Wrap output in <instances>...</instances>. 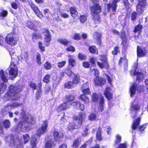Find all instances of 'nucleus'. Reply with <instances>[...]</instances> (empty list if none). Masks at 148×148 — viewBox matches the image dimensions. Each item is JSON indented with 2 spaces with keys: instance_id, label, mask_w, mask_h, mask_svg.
<instances>
[{
  "instance_id": "nucleus-1",
  "label": "nucleus",
  "mask_w": 148,
  "mask_h": 148,
  "mask_svg": "<svg viewBox=\"0 0 148 148\" xmlns=\"http://www.w3.org/2000/svg\"><path fill=\"white\" fill-rule=\"evenodd\" d=\"M86 117V113L79 112L77 115H74L72 117L73 121L69 122L67 126L68 131H72L74 130L79 128L83 125Z\"/></svg>"
},
{
  "instance_id": "nucleus-2",
  "label": "nucleus",
  "mask_w": 148,
  "mask_h": 148,
  "mask_svg": "<svg viewBox=\"0 0 148 148\" xmlns=\"http://www.w3.org/2000/svg\"><path fill=\"white\" fill-rule=\"evenodd\" d=\"M91 0L93 4L90 8L92 19L95 24H99L101 21L99 14L102 12L101 6L98 0Z\"/></svg>"
},
{
  "instance_id": "nucleus-3",
  "label": "nucleus",
  "mask_w": 148,
  "mask_h": 148,
  "mask_svg": "<svg viewBox=\"0 0 148 148\" xmlns=\"http://www.w3.org/2000/svg\"><path fill=\"white\" fill-rule=\"evenodd\" d=\"M23 90L22 86L10 85L9 87L8 91L5 94L4 97L6 99L10 98L13 100H16L21 97L20 92Z\"/></svg>"
},
{
  "instance_id": "nucleus-4",
  "label": "nucleus",
  "mask_w": 148,
  "mask_h": 148,
  "mask_svg": "<svg viewBox=\"0 0 148 148\" xmlns=\"http://www.w3.org/2000/svg\"><path fill=\"white\" fill-rule=\"evenodd\" d=\"M21 115L23 121H20L18 124L17 127L20 128L21 130L23 128L26 129L27 128V126L25 125V123L29 125H32L35 123V120L34 118L32 116H30V119L29 120V117L27 115L26 111L23 108L21 109Z\"/></svg>"
},
{
  "instance_id": "nucleus-5",
  "label": "nucleus",
  "mask_w": 148,
  "mask_h": 148,
  "mask_svg": "<svg viewBox=\"0 0 148 148\" xmlns=\"http://www.w3.org/2000/svg\"><path fill=\"white\" fill-rule=\"evenodd\" d=\"M14 29L13 32L8 34L5 38V41L7 44L11 46H14L17 44V40L15 37L16 34Z\"/></svg>"
},
{
  "instance_id": "nucleus-6",
  "label": "nucleus",
  "mask_w": 148,
  "mask_h": 148,
  "mask_svg": "<svg viewBox=\"0 0 148 148\" xmlns=\"http://www.w3.org/2000/svg\"><path fill=\"white\" fill-rule=\"evenodd\" d=\"M101 58L99 60L101 62L97 61V63L99 67L101 69H103L105 67L108 69V68L109 65L108 61V59L106 56L104 55H101L99 56Z\"/></svg>"
},
{
  "instance_id": "nucleus-7",
  "label": "nucleus",
  "mask_w": 148,
  "mask_h": 148,
  "mask_svg": "<svg viewBox=\"0 0 148 148\" xmlns=\"http://www.w3.org/2000/svg\"><path fill=\"white\" fill-rule=\"evenodd\" d=\"M123 57H121L118 61V64L121 66L123 64V69L125 71H127L128 66V61L127 58L126 53H124Z\"/></svg>"
},
{
  "instance_id": "nucleus-8",
  "label": "nucleus",
  "mask_w": 148,
  "mask_h": 148,
  "mask_svg": "<svg viewBox=\"0 0 148 148\" xmlns=\"http://www.w3.org/2000/svg\"><path fill=\"white\" fill-rule=\"evenodd\" d=\"M48 126V122L47 121H44L41 127L37 130V135L40 136L42 134L45 133L47 131V129Z\"/></svg>"
},
{
  "instance_id": "nucleus-9",
  "label": "nucleus",
  "mask_w": 148,
  "mask_h": 148,
  "mask_svg": "<svg viewBox=\"0 0 148 148\" xmlns=\"http://www.w3.org/2000/svg\"><path fill=\"white\" fill-rule=\"evenodd\" d=\"M29 5L32 10L38 17L40 18L43 17V16L37 6L32 2L29 3Z\"/></svg>"
},
{
  "instance_id": "nucleus-10",
  "label": "nucleus",
  "mask_w": 148,
  "mask_h": 148,
  "mask_svg": "<svg viewBox=\"0 0 148 148\" xmlns=\"http://www.w3.org/2000/svg\"><path fill=\"white\" fill-rule=\"evenodd\" d=\"M138 3L136 7L137 12L140 13H142L144 10L146 3V0H138Z\"/></svg>"
},
{
  "instance_id": "nucleus-11",
  "label": "nucleus",
  "mask_w": 148,
  "mask_h": 148,
  "mask_svg": "<svg viewBox=\"0 0 148 148\" xmlns=\"http://www.w3.org/2000/svg\"><path fill=\"white\" fill-rule=\"evenodd\" d=\"M106 82L105 79L102 77H96L94 79L95 85L97 86H102Z\"/></svg>"
},
{
  "instance_id": "nucleus-12",
  "label": "nucleus",
  "mask_w": 148,
  "mask_h": 148,
  "mask_svg": "<svg viewBox=\"0 0 148 148\" xmlns=\"http://www.w3.org/2000/svg\"><path fill=\"white\" fill-rule=\"evenodd\" d=\"M53 135L54 140L56 141L60 142L63 138V134L61 132L55 130L53 133Z\"/></svg>"
},
{
  "instance_id": "nucleus-13",
  "label": "nucleus",
  "mask_w": 148,
  "mask_h": 148,
  "mask_svg": "<svg viewBox=\"0 0 148 148\" xmlns=\"http://www.w3.org/2000/svg\"><path fill=\"white\" fill-rule=\"evenodd\" d=\"M70 106H72L73 108L76 110H79L83 111L84 110V104H82L79 101H76L72 102L70 103Z\"/></svg>"
},
{
  "instance_id": "nucleus-14",
  "label": "nucleus",
  "mask_w": 148,
  "mask_h": 148,
  "mask_svg": "<svg viewBox=\"0 0 148 148\" xmlns=\"http://www.w3.org/2000/svg\"><path fill=\"white\" fill-rule=\"evenodd\" d=\"M70 104L67 103L66 102H64L59 105L56 108V111L58 112L66 110L70 107Z\"/></svg>"
},
{
  "instance_id": "nucleus-15",
  "label": "nucleus",
  "mask_w": 148,
  "mask_h": 148,
  "mask_svg": "<svg viewBox=\"0 0 148 148\" xmlns=\"http://www.w3.org/2000/svg\"><path fill=\"white\" fill-rule=\"evenodd\" d=\"M81 89L82 92V94L86 95H90L91 94L90 90V87L88 84L85 83L82 85Z\"/></svg>"
},
{
  "instance_id": "nucleus-16",
  "label": "nucleus",
  "mask_w": 148,
  "mask_h": 148,
  "mask_svg": "<svg viewBox=\"0 0 148 148\" xmlns=\"http://www.w3.org/2000/svg\"><path fill=\"white\" fill-rule=\"evenodd\" d=\"M137 56L138 57H143L145 56L147 53V51L145 48L142 49L139 46H138L137 48Z\"/></svg>"
},
{
  "instance_id": "nucleus-17",
  "label": "nucleus",
  "mask_w": 148,
  "mask_h": 148,
  "mask_svg": "<svg viewBox=\"0 0 148 148\" xmlns=\"http://www.w3.org/2000/svg\"><path fill=\"white\" fill-rule=\"evenodd\" d=\"M81 140L79 137L74 139L71 145V148H78L81 144Z\"/></svg>"
},
{
  "instance_id": "nucleus-18",
  "label": "nucleus",
  "mask_w": 148,
  "mask_h": 148,
  "mask_svg": "<svg viewBox=\"0 0 148 148\" xmlns=\"http://www.w3.org/2000/svg\"><path fill=\"white\" fill-rule=\"evenodd\" d=\"M111 89L109 87L106 88L104 93V95L108 100H110L112 99L113 94L110 92Z\"/></svg>"
},
{
  "instance_id": "nucleus-19",
  "label": "nucleus",
  "mask_w": 148,
  "mask_h": 148,
  "mask_svg": "<svg viewBox=\"0 0 148 148\" xmlns=\"http://www.w3.org/2000/svg\"><path fill=\"white\" fill-rule=\"evenodd\" d=\"M94 36L95 37H96V44L99 46V48L102 46V42L101 39V34L100 33L95 32L94 33Z\"/></svg>"
},
{
  "instance_id": "nucleus-20",
  "label": "nucleus",
  "mask_w": 148,
  "mask_h": 148,
  "mask_svg": "<svg viewBox=\"0 0 148 148\" xmlns=\"http://www.w3.org/2000/svg\"><path fill=\"white\" fill-rule=\"evenodd\" d=\"M107 5V11L110 12L111 10L112 12H116L117 7V5L112 2V3H109L106 4Z\"/></svg>"
},
{
  "instance_id": "nucleus-21",
  "label": "nucleus",
  "mask_w": 148,
  "mask_h": 148,
  "mask_svg": "<svg viewBox=\"0 0 148 148\" xmlns=\"http://www.w3.org/2000/svg\"><path fill=\"white\" fill-rule=\"evenodd\" d=\"M38 89L36 93V97L38 99H39L42 94V84L41 81H40L38 84Z\"/></svg>"
},
{
  "instance_id": "nucleus-22",
  "label": "nucleus",
  "mask_w": 148,
  "mask_h": 148,
  "mask_svg": "<svg viewBox=\"0 0 148 148\" xmlns=\"http://www.w3.org/2000/svg\"><path fill=\"white\" fill-rule=\"evenodd\" d=\"M68 57L69 58L68 59V66L71 68L75 66L76 64L75 60L73 58L71 55H69Z\"/></svg>"
},
{
  "instance_id": "nucleus-23",
  "label": "nucleus",
  "mask_w": 148,
  "mask_h": 148,
  "mask_svg": "<svg viewBox=\"0 0 148 148\" xmlns=\"http://www.w3.org/2000/svg\"><path fill=\"white\" fill-rule=\"evenodd\" d=\"M78 98L81 101H83L85 104H88L90 102L89 98L84 94H81L79 97Z\"/></svg>"
},
{
  "instance_id": "nucleus-24",
  "label": "nucleus",
  "mask_w": 148,
  "mask_h": 148,
  "mask_svg": "<svg viewBox=\"0 0 148 148\" xmlns=\"http://www.w3.org/2000/svg\"><path fill=\"white\" fill-rule=\"evenodd\" d=\"M26 25L31 29L33 30L36 32H37L38 31L36 26L32 22L30 21H27L26 23Z\"/></svg>"
},
{
  "instance_id": "nucleus-25",
  "label": "nucleus",
  "mask_w": 148,
  "mask_h": 148,
  "mask_svg": "<svg viewBox=\"0 0 148 148\" xmlns=\"http://www.w3.org/2000/svg\"><path fill=\"white\" fill-rule=\"evenodd\" d=\"M75 97L74 95L69 94L66 95L64 98V100L65 102L67 103H70L75 99Z\"/></svg>"
},
{
  "instance_id": "nucleus-26",
  "label": "nucleus",
  "mask_w": 148,
  "mask_h": 148,
  "mask_svg": "<svg viewBox=\"0 0 148 148\" xmlns=\"http://www.w3.org/2000/svg\"><path fill=\"white\" fill-rule=\"evenodd\" d=\"M10 69L9 70V73L10 75H13L12 77L14 79L18 75V70L16 67V69L13 68L12 67H10Z\"/></svg>"
},
{
  "instance_id": "nucleus-27",
  "label": "nucleus",
  "mask_w": 148,
  "mask_h": 148,
  "mask_svg": "<svg viewBox=\"0 0 148 148\" xmlns=\"http://www.w3.org/2000/svg\"><path fill=\"white\" fill-rule=\"evenodd\" d=\"M137 87V85L134 83L130 87V96L132 97L135 95L136 91V88Z\"/></svg>"
},
{
  "instance_id": "nucleus-28",
  "label": "nucleus",
  "mask_w": 148,
  "mask_h": 148,
  "mask_svg": "<svg viewBox=\"0 0 148 148\" xmlns=\"http://www.w3.org/2000/svg\"><path fill=\"white\" fill-rule=\"evenodd\" d=\"M69 10L71 16L73 18L78 16V12L75 7H71L69 8Z\"/></svg>"
},
{
  "instance_id": "nucleus-29",
  "label": "nucleus",
  "mask_w": 148,
  "mask_h": 148,
  "mask_svg": "<svg viewBox=\"0 0 148 148\" xmlns=\"http://www.w3.org/2000/svg\"><path fill=\"white\" fill-rule=\"evenodd\" d=\"M74 76L73 78L72 82L74 84L77 85L80 82V77L78 74H73Z\"/></svg>"
},
{
  "instance_id": "nucleus-30",
  "label": "nucleus",
  "mask_w": 148,
  "mask_h": 148,
  "mask_svg": "<svg viewBox=\"0 0 148 148\" xmlns=\"http://www.w3.org/2000/svg\"><path fill=\"white\" fill-rule=\"evenodd\" d=\"M101 128L99 127H98L96 137L97 140L101 141L102 140V138L101 135Z\"/></svg>"
},
{
  "instance_id": "nucleus-31",
  "label": "nucleus",
  "mask_w": 148,
  "mask_h": 148,
  "mask_svg": "<svg viewBox=\"0 0 148 148\" xmlns=\"http://www.w3.org/2000/svg\"><path fill=\"white\" fill-rule=\"evenodd\" d=\"M141 118L139 117L135 120L132 125V129L133 130H135L137 127L139 125Z\"/></svg>"
},
{
  "instance_id": "nucleus-32",
  "label": "nucleus",
  "mask_w": 148,
  "mask_h": 148,
  "mask_svg": "<svg viewBox=\"0 0 148 148\" xmlns=\"http://www.w3.org/2000/svg\"><path fill=\"white\" fill-rule=\"evenodd\" d=\"M88 50L90 53L92 54H96L98 53V51L95 45L89 46L88 48Z\"/></svg>"
},
{
  "instance_id": "nucleus-33",
  "label": "nucleus",
  "mask_w": 148,
  "mask_h": 148,
  "mask_svg": "<svg viewBox=\"0 0 148 148\" xmlns=\"http://www.w3.org/2000/svg\"><path fill=\"white\" fill-rule=\"evenodd\" d=\"M88 15V13H86L83 15H80L79 18L80 22L82 23H84L87 21Z\"/></svg>"
},
{
  "instance_id": "nucleus-34",
  "label": "nucleus",
  "mask_w": 148,
  "mask_h": 148,
  "mask_svg": "<svg viewBox=\"0 0 148 148\" xmlns=\"http://www.w3.org/2000/svg\"><path fill=\"white\" fill-rule=\"evenodd\" d=\"M57 41L61 45H62L65 46H67L69 43V41L68 40L65 38H59L58 40Z\"/></svg>"
},
{
  "instance_id": "nucleus-35",
  "label": "nucleus",
  "mask_w": 148,
  "mask_h": 148,
  "mask_svg": "<svg viewBox=\"0 0 148 148\" xmlns=\"http://www.w3.org/2000/svg\"><path fill=\"white\" fill-rule=\"evenodd\" d=\"M73 84L71 81H69L64 83V87L65 88L68 89H71L74 87Z\"/></svg>"
},
{
  "instance_id": "nucleus-36",
  "label": "nucleus",
  "mask_w": 148,
  "mask_h": 148,
  "mask_svg": "<svg viewBox=\"0 0 148 148\" xmlns=\"http://www.w3.org/2000/svg\"><path fill=\"white\" fill-rule=\"evenodd\" d=\"M30 142L32 148H35V147L37 148L36 147L37 144V140L36 138L34 137H32L31 138Z\"/></svg>"
},
{
  "instance_id": "nucleus-37",
  "label": "nucleus",
  "mask_w": 148,
  "mask_h": 148,
  "mask_svg": "<svg viewBox=\"0 0 148 148\" xmlns=\"http://www.w3.org/2000/svg\"><path fill=\"white\" fill-rule=\"evenodd\" d=\"M104 103V101L103 97L101 96L100 97L99 102V108L100 111L102 112L103 110V106Z\"/></svg>"
},
{
  "instance_id": "nucleus-38",
  "label": "nucleus",
  "mask_w": 148,
  "mask_h": 148,
  "mask_svg": "<svg viewBox=\"0 0 148 148\" xmlns=\"http://www.w3.org/2000/svg\"><path fill=\"white\" fill-rule=\"evenodd\" d=\"M77 58L80 60H84L86 59L87 57L86 55L82 53L79 52L77 54Z\"/></svg>"
},
{
  "instance_id": "nucleus-39",
  "label": "nucleus",
  "mask_w": 148,
  "mask_h": 148,
  "mask_svg": "<svg viewBox=\"0 0 148 148\" xmlns=\"http://www.w3.org/2000/svg\"><path fill=\"white\" fill-rule=\"evenodd\" d=\"M143 28V26L140 24H138L134 27L133 32L135 33H136L138 32H141L142 29Z\"/></svg>"
},
{
  "instance_id": "nucleus-40",
  "label": "nucleus",
  "mask_w": 148,
  "mask_h": 148,
  "mask_svg": "<svg viewBox=\"0 0 148 148\" xmlns=\"http://www.w3.org/2000/svg\"><path fill=\"white\" fill-rule=\"evenodd\" d=\"M51 76L49 74L45 75L42 79L43 82L46 84L49 83L50 82Z\"/></svg>"
},
{
  "instance_id": "nucleus-41",
  "label": "nucleus",
  "mask_w": 148,
  "mask_h": 148,
  "mask_svg": "<svg viewBox=\"0 0 148 148\" xmlns=\"http://www.w3.org/2000/svg\"><path fill=\"white\" fill-rule=\"evenodd\" d=\"M134 101L132 103L131 106V108L132 110L137 111L140 110V107L138 104H135L134 103Z\"/></svg>"
},
{
  "instance_id": "nucleus-42",
  "label": "nucleus",
  "mask_w": 148,
  "mask_h": 148,
  "mask_svg": "<svg viewBox=\"0 0 148 148\" xmlns=\"http://www.w3.org/2000/svg\"><path fill=\"white\" fill-rule=\"evenodd\" d=\"M0 72L1 74V77L2 80V81L5 82L6 83L8 82V79L5 75L4 71L3 70H1L0 71Z\"/></svg>"
},
{
  "instance_id": "nucleus-43",
  "label": "nucleus",
  "mask_w": 148,
  "mask_h": 148,
  "mask_svg": "<svg viewBox=\"0 0 148 148\" xmlns=\"http://www.w3.org/2000/svg\"><path fill=\"white\" fill-rule=\"evenodd\" d=\"M3 124L4 127L6 129H8L10 127V123L9 120H5L3 122Z\"/></svg>"
},
{
  "instance_id": "nucleus-44",
  "label": "nucleus",
  "mask_w": 148,
  "mask_h": 148,
  "mask_svg": "<svg viewBox=\"0 0 148 148\" xmlns=\"http://www.w3.org/2000/svg\"><path fill=\"white\" fill-rule=\"evenodd\" d=\"M119 35L121 40L127 39L126 32L124 30H121V31Z\"/></svg>"
},
{
  "instance_id": "nucleus-45",
  "label": "nucleus",
  "mask_w": 148,
  "mask_h": 148,
  "mask_svg": "<svg viewBox=\"0 0 148 148\" xmlns=\"http://www.w3.org/2000/svg\"><path fill=\"white\" fill-rule=\"evenodd\" d=\"M43 66L44 68L47 70H50L52 68L51 64L48 61L46 62L43 64Z\"/></svg>"
},
{
  "instance_id": "nucleus-46",
  "label": "nucleus",
  "mask_w": 148,
  "mask_h": 148,
  "mask_svg": "<svg viewBox=\"0 0 148 148\" xmlns=\"http://www.w3.org/2000/svg\"><path fill=\"white\" fill-rule=\"evenodd\" d=\"M119 47L118 46H116L114 47L113 50L112 51V54L113 56L117 55L118 53L120 52L119 49Z\"/></svg>"
},
{
  "instance_id": "nucleus-47",
  "label": "nucleus",
  "mask_w": 148,
  "mask_h": 148,
  "mask_svg": "<svg viewBox=\"0 0 148 148\" xmlns=\"http://www.w3.org/2000/svg\"><path fill=\"white\" fill-rule=\"evenodd\" d=\"M44 39L46 43H49L51 41V37L50 33L45 35Z\"/></svg>"
},
{
  "instance_id": "nucleus-48",
  "label": "nucleus",
  "mask_w": 148,
  "mask_h": 148,
  "mask_svg": "<svg viewBox=\"0 0 148 148\" xmlns=\"http://www.w3.org/2000/svg\"><path fill=\"white\" fill-rule=\"evenodd\" d=\"M53 144L55 145L54 144L53 141L51 140L48 141L46 143L45 148H52Z\"/></svg>"
},
{
  "instance_id": "nucleus-49",
  "label": "nucleus",
  "mask_w": 148,
  "mask_h": 148,
  "mask_svg": "<svg viewBox=\"0 0 148 148\" xmlns=\"http://www.w3.org/2000/svg\"><path fill=\"white\" fill-rule=\"evenodd\" d=\"M32 40L34 42H35V40L40 38V36L38 34L35 33H33L32 35Z\"/></svg>"
},
{
  "instance_id": "nucleus-50",
  "label": "nucleus",
  "mask_w": 148,
  "mask_h": 148,
  "mask_svg": "<svg viewBox=\"0 0 148 148\" xmlns=\"http://www.w3.org/2000/svg\"><path fill=\"white\" fill-rule=\"evenodd\" d=\"M136 80L138 81L139 82H140L143 80V75L142 73L140 72L137 71L136 72Z\"/></svg>"
},
{
  "instance_id": "nucleus-51",
  "label": "nucleus",
  "mask_w": 148,
  "mask_h": 148,
  "mask_svg": "<svg viewBox=\"0 0 148 148\" xmlns=\"http://www.w3.org/2000/svg\"><path fill=\"white\" fill-rule=\"evenodd\" d=\"M88 119L90 121H92L96 120L97 118L96 114L94 113H90L88 116Z\"/></svg>"
},
{
  "instance_id": "nucleus-52",
  "label": "nucleus",
  "mask_w": 148,
  "mask_h": 148,
  "mask_svg": "<svg viewBox=\"0 0 148 148\" xmlns=\"http://www.w3.org/2000/svg\"><path fill=\"white\" fill-rule=\"evenodd\" d=\"M64 71L65 73L68 76H71L73 74V72L72 70L69 68L67 67L66 68Z\"/></svg>"
},
{
  "instance_id": "nucleus-53",
  "label": "nucleus",
  "mask_w": 148,
  "mask_h": 148,
  "mask_svg": "<svg viewBox=\"0 0 148 148\" xmlns=\"http://www.w3.org/2000/svg\"><path fill=\"white\" fill-rule=\"evenodd\" d=\"M36 59L38 64L40 65L42 64L41 55L38 53L36 55Z\"/></svg>"
},
{
  "instance_id": "nucleus-54",
  "label": "nucleus",
  "mask_w": 148,
  "mask_h": 148,
  "mask_svg": "<svg viewBox=\"0 0 148 148\" xmlns=\"http://www.w3.org/2000/svg\"><path fill=\"white\" fill-rule=\"evenodd\" d=\"M8 14V12L6 10H3L1 11L0 10V17H5Z\"/></svg>"
},
{
  "instance_id": "nucleus-55",
  "label": "nucleus",
  "mask_w": 148,
  "mask_h": 148,
  "mask_svg": "<svg viewBox=\"0 0 148 148\" xmlns=\"http://www.w3.org/2000/svg\"><path fill=\"white\" fill-rule=\"evenodd\" d=\"M23 139L24 141L25 144L27 143L29 141L30 137L29 135L28 134H26L25 135H23Z\"/></svg>"
},
{
  "instance_id": "nucleus-56",
  "label": "nucleus",
  "mask_w": 148,
  "mask_h": 148,
  "mask_svg": "<svg viewBox=\"0 0 148 148\" xmlns=\"http://www.w3.org/2000/svg\"><path fill=\"white\" fill-rule=\"evenodd\" d=\"M121 141V137L119 135H117L116 136V140L114 142V144L117 145L120 143Z\"/></svg>"
},
{
  "instance_id": "nucleus-57",
  "label": "nucleus",
  "mask_w": 148,
  "mask_h": 148,
  "mask_svg": "<svg viewBox=\"0 0 148 148\" xmlns=\"http://www.w3.org/2000/svg\"><path fill=\"white\" fill-rule=\"evenodd\" d=\"M95 59L96 58L95 57H91L89 59V62L94 66L96 65Z\"/></svg>"
},
{
  "instance_id": "nucleus-58",
  "label": "nucleus",
  "mask_w": 148,
  "mask_h": 148,
  "mask_svg": "<svg viewBox=\"0 0 148 148\" xmlns=\"http://www.w3.org/2000/svg\"><path fill=\"white\" fill-rule=\"evenodd\" d=\"M66 50L69 52H73L75 51V47L72 46H70L67 47Z\"/></svg>"
},
{
  "instance_id": "nucleus-59",
  "label": "nucleus",
  "mask_w": 148,
  "mask_h": 148,
  "mask_svg": "<svg viewBox=\"0 0 148 148\" xmlns=\"http://www.w3.org/2000/svg\"><path fill=\"white\" fill-rule=\"evenodd\" d=\"M38 47L42 52H43L45 51V47L42 45V43L41 42L39 41L38 42Z\"/></svg>"
},
{
  "instance_id": "nucleus-60",
  "label": "nucleus",
  "mask_w": 148,
  "mask_h": 148,
  "mask_svg": "<svg viewBox=\"0 0 148 148\" xmlns=\"http://www.w3.org/2000/svg\"><path fill=\"white\" fill-rule=\"evenodd\" d=\"M81 38L80 34L78 33H75L73 37V38L76 40H80Z\"/></svg>"
},
{
  "instance_id": "nucleus-61",
  "label": "nucleus",
  "mask_w": 148,
  "mask_h": 148,
  "mask_svg": "<svg viewBox=\"0 0 148 148\" xmlns=\"http://www.w3.org/2000/svg\"><path fill=\"white\" fill-rule=\"evenodd\" d=\"M29 86L30 88H32L33 90H35L37 89V85L36 84L33 82H31Z\"/></svg>"
},
{
  "instance_id": "nucleus-62",
  "label": "nucleus",
  "mask_w": 148,
  "mask_h": 148,
  "mask_svg": "<svg viewBox=\"0 0 148 148\" xmlns=\"http://www.w3.org/2000/svg\"><path fill=\"white\" fill-rule=\"evenodd\" d=\"M66 63V61L63 60L61 62H58L57 63L58 66V68H61L64 66Z\"/></svg>"
},
{
  "instance_id": "nucleus-63",
  "label": "nucleus",
  "mask_w": 148,
  "mask_h": 148,
  "mask_svg": "<svg viewBox=\"0 0 148 148\" xmlns=\"http://www.w3.org/2000/svg\"><path fill=\"white\" fill-rule=\"evenodd\" d=\"M98 99V95L95 93H93L92 97V100L94 102H96L97 101Z\"/></svg>"
},
{
  "instance_id": "nucleus-64",
  "label": "nucleus",
  "mask_w": 148,
  "mask_h": 148,
  "mask_svg": "<svg viewBox=\"0 0 148 148\" xmlns=\"http://www.w3.org/2000/svg\"><path fill=\"white\" fill-rule=\"evenodd\" d=\"M82 66L84 68H88L90 66L89 62L87 61H84L82 63Z\"/></svg>"
}]
</instances>
